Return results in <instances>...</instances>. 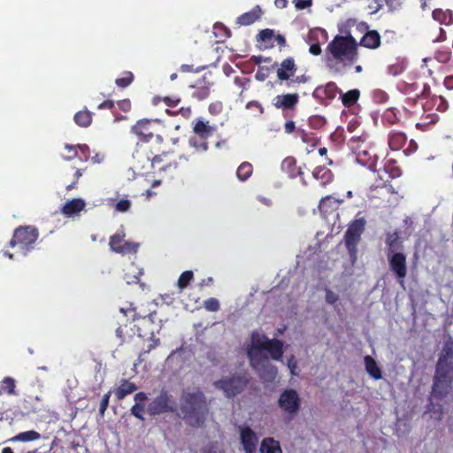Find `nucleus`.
Instances as JSON below:
<instances>
[{
	"label": "nucleus",
	"instance_id": "obj_1",
	"mask_svg": "<svg viewBox=\"0 0 453 453\" xmlns=\"http://www.w3.org/2000/svg\"><path fill=\"white\" fill-rule=\"evenodd\" d=\"M267 353L272 359L280 361L283 355V343L277 339H269L264 334L255 332L247 347V354L250 365L257 372L262 380L272 382L277 376V368L269 361Z\"/></svg>",
	"mask_w": 453,
	"mask_h": 453
},
{
	"label": "nucleus",
	"instance_id": "obj_2",
	"mask_svg": "<svg viewBox=\"0 0 453 453\" xmlns=\"http://www.w3.org/2000/svg\"><path fill=\"white\" fill-rule=\"evenodd\" d=\"M453 382V340L449 339L439 357L434 379L432 397L443 398L451 390Z\"/></svg>",
	"mask_w": 453,
	"mask_h": 453
},
{
	"label": "nucleus",
	"instance_id": "obj_3",
	"mask_svg": "<svg viewBox=\"0 0 453 453\" xmlns=\"http://www.w3.org/2000/svg\"><path fill=\"white\" fill-rule=\"evenodd\" d=\"M207 411L205 397L200 390L192 389L182 394L180 412L190 426H199L203 424Z\"/></svg>",
	"mask_w": 453,
	"mask_h": 453
},
{
	"label": "nucleus",
	"instance_id": "obj_4",
	"mask_svg": "<svg viewBox=\"0 0 453 453\" xmlns=\"http://www.w3.org/2000/svg\"><path fill=\"white\" fill-rule=\"evenodd\" d=\"M356 47V40L351 35L336 36L327 46L326 65L335 71H339V68L334 66V62H352L355 60Z\"/></svg>",
	"mask_w": 453,
	"mask_h": 453
},
{
	"label": "nucleus",
	"instance_id": "obj_5",
	"mask_svg": "<svg viewBox=\"0 0 453 453\" xmlns=\"http://www.w3.org/2000/svg\"><path fill=\"white\" fill-rule=\"evenodd\" d=\"M38 235L39 234L35 227L31 226H20L14 231L12 239L10 242V246H17L20 251L26 255L33 249Z\"/></svg>",
	"mask_w": 453,
	"mask_h": 453
},
{
	"label": "nucleus",
	"instance_id": "obj_6",
	"mask_svg": "<svg viewBox=\"0 0 453 453\" xmlns=\"http://www.w3.org/2000/svg\"><path fill=\"white\" fill-rule=\"evenodd\" d=\"M278 405L287 415V418L291 420L298 414L301 409L300 395L295 389H285L279 396Z\"/></svg>",
	"mask_w": 453,
	"mask_h": 453
},
{
	"label": "nucleus",
	"instance_id": "obj_7",
	"mask_svg": "<svg viewBox=\"0 0 453 453\" xmlns=\"http://www.w3.org/2000/svg\"><path fill=\"white\" fill-rule=\"evenodd\" d=\"M168 154L155 156L150 161V165L155 170H157L159 173H165V176L172 177L178 168V163L175 160H168ZM148 164H150V158L146 157L145 162L141 167L146 168Z\"/></svg>",
	"mask_w": 453,
	"mask_h": 453
},
{
	"label": "nucleus",
	"instance_id": "obj_8",
	"mask_svg": "<svg viewBox=\"0 0 453 453\" xmlns=\"http://www.w3.org/2000/svg\"><path fill=\"white\" fill-rule=\"evenodd\" d=\"M176 409L172 396L166 392L162 391L158 396L153 399L148 408L147 411L150 415H157L165 412L174 411Z\"/></svg>",
	"mask_w": 453,
	"mask_h": 453
},
{
	"label": "nucleus",
	"instance_id": "obj_9",
	"mask_svg": "<svg viewBox=\"0 0 453 453\" xmlns=\"http://www.w3.org/2000/svg\"><path fill=\"white\" fill-rule=\"evenodd\" d=\"M109 245L113 252L123 255L136 253L139 247L138 243L125 241V233L123 229L119 230L111 237Z\"/></svg>",
	"mask_w": 453,
	"mask_h": 453
},
{
	"label": "nucleus",
	"instance_id": "obj_10",
	"mask_svg": "<svg viewBox=\"0 0 453 453\" xmlns=\"http://www.w3.org/2000/svg\"><path fill=\"white\" fill-rule=\"evenodd\" d=\"M247 380L242 376H234L215 382V387L221 389L226 396L230 397L240 393L245 387Z\"/></svg>",
	"mask_w": 453,
	"mask_h": 453
},
{
	"label": "nucleus",
	"instance_id": "obj_11",
	"mask_svg": "<svg viewBox=\"0 0 453 453\" xmlns=\"http://www.w3.org/2000/svg\"><path fill=\"white\" fill-rule=\"evenodd\" d=\"M365 220L364 219H358L351 222L346 234L345 242L346 246L350 254L356 252L357 244L360 239L361 234L364 231Z\"/></svg>",
	"mask_w": 453,
	"mask_h": 453
},
{
	"label": "nucleus",
	"instance_id": "obj_12",
	"mask_svg": "<svg viewBox=\"0 0 453 453\" xmlns=\"http://www.w3.org/2000/svg\"><path fill=\"white\" fill-rule=\"evenodd\" d=\"M388 257L390 269L398 278L399 283L403 287V279L407 274L406 257L401 252L388 253Z\"/></svg>",
	"mask_w": 453,
	"mask_h": 453
},
{
	"label": "nucleus",
	"instance_id": "obj_13",
	"mask_svg": "<svg viewBox=\"0 0 453 453\" xmlns=\"http://www.w3.org/2000/svg\"><path fill=\"white\" fill-rule=\"evenodd\" d=\"M240 438L245 453H257L258 437L250 427L240 428Z\"/></svg>",
	"mask_w": 453,
	"mask_h": 453
},
{
	"label": "nucleus",
	"instance_id": "obj_14",
	"mask_svg": "<svg viewBox=\"0 0 453 453\" xmlns=\"http://www.w3.org/2000/svg\"><path fill=\"white\" fill-rule=\"evenodd\" d=\"M194 134L200 137L201 140L206 141L209 137L212 136L217 131V127L211 125L209 121L203 119H197L193 121Z\"/></svg>",
	"mask_w": 453,
	"mask_h": 453
},
{
	"label": "nucleus",
	"instance_id": "obj_15",
	"mask_svg": "<svg viewBox=\"0 0 453 453\" xmlns=\"http://www.w3.org/2000/svg\"><path fill=\"white\" fill-rule=\"evenodd\" d=\"M85 206L86 203L83 199H72L64 204L62 208V213L67 217H74L79 215V213L84 210Z\"/></svg>",
	"mask_w": 453,
	"mask_h": 453
},
{
	"label": "nucleus",
	"instance_id": "obj_16",
	"mask_svg": "<svg viewBox=\"0 0 453 453\" xmlns=\"http://www.w3.org/2000/svg\"><path fill=\"white\" fill-rule=\"evenodd\" d=\"M299 100L297 94L279 95L273 99V104L277 108L291 109Z\"/></svg>",
	"mask_w": 453,
	"mask_h": 453
},
{
	"label": "nucleus",
	"instance_id": "obj_17",
	"mask_svg": "<svg viewBox=\"0 0 453 453\" xmlns=\"http://www.w3.org/2000/svg\"><path fill=\"white\" fill-rule=\"evenodd\" d=\"M296 68L295 62L292 58H287L280 64L277 70V76L280 80H288L296 73Z\"/></svg>",
	"mask_w": 453,
	"mask_h": 453
},
{
	"label": "nucleus",
	"instance_id": "obj_18",
	"mask_svg": "<svg viewBox=\"0 0 453 453\" xmlns=\"http://www.w3.org/2000/svg\"><path fill=\"white\" fill-rule=\"evenodd\" d=\"M136 389L137 387L134 383L127 380H121L119 387L114 390V394L118 400H122L127 395L134 392Z\"/></svg>",
	"mask_w": 453,
	"mask_h": 453
},
{
	"label": "nucleus",
	"instance_id": "obj_19",
	"mask_svg": "<svg viewBox=\"0 0 453 453\" xmlns=\"http://www.w3.org/2000/svg\"><path fill=\"white\" fill-rule=\"evenodd\" d=\"M133 132L138 136L148 140L152 137L153 132L150 127V122L149 120H140L133 127Z\"/></svg>",
	"mask_w": 453,
	"mask_h": 453
},
{
	"label": "nucleus",
	"instance_id": "obj_20",
	"mask_svg": "<svg viewBox=\"0 0 453 453\" xmlns=\"http://www.w3.org/2000/svg\"><path fill=\"white\" fill-rule=\"evenodd\" d=\"M142 274V269L132 263L125 269L124 279L127 284L137 283Z\"/></svg>",
	"mask_w": 453,
	"mask_h": 453
},
{
	"label": "nucleus",
	"instance_id": "obj_21",
	"mask_svg": "<svg viewBox=\"0 0 453 453\" xmlns=\"http://www.w3.org/2000/svg\"><path fill=\"white\" fill-rule=\"evenodd\" d=\"M361 45L369 49H376L380 44V36L377 31H369L362 38Z\"/></svg>",
	"mask_w": 453,
	"mask_h": 453
},
{
	"label": "nucleus",
	"instance_id": "obj_22",
	"mask_svg": "<svg viewBox=\"0 0 453 453\" xmlns=\"http://www.w3.org/2000/svg\"><path fill=\"white\" fill-rule=\"evenodd\" d=\"M260 14L261 9L258 6H256L251 11L239 16L237 23L241 26H249L254 23L260 17Z\"/></svg>",
	"mask_w": 453,
	"mask_h": 453
},
{
	"label": "nucleus",
	"instance_id": "obj_23",
	"mask_svg": "<svg viewBox=\"0 0 453 453\" xmlns=\"http://www.w3.org/2000/svg\"><path fill=\"white\" fill-rule=\"evenodd\" d=\"M261 453H282L280 442L273 438H265L259 449Z\"/></svg>",
	"mask_w": 453,
	"mask_h": 453
},
{
	"label": "nucleus",
	"instance_id": "obj_24",
	"mask_svg": "<svg viewBox=\"0 0 453 453\" xmlns=\"http://www.w3.org/2000/svg\"><path fill=\"white\" fill-rule=\"evenodd\" d=\"M365 365L367 373L375 380L381 379V372L376 361L370 356L365 357Z\"/></svg>",
	"mask_w": 453,
	"mask_h": 453
},
{
	"label": "nucleus",
	"instance_id": "obj_25",
	"mask_svg": "<svg viewBox=\"0 0 453 453\" xmlns=\"http://www.w3.org/2000/svg\"><path fill=\"white\" fill-rule=\"evenodd\" d=\"M16 395V380L12 377H4L0 382V395Z\"/></svg>",
	"mask_w": 453,
	"mask_h": 453
},
{
	"label": "nucleus",
	"instance_id": "obj_26",
	"mask_svg": "<svg viewBox=\"0 0 453 453\" xmlns=\"http://www.w3.org/2000/svg\"><path fill=\"white\" fill-rule=\"evenodd\" d=\"M73 120L79 127H88L92 122V114L88 110H82L74 115Z\"/></svg>",
	"mask_w": 453,
	"mask_h": 453
},
{
	"label": "nucleus",
	"instance_id": "obj_27",
	"mask_svg": "<svg viewBox=\"0 0 453 453\" xmlns=\"http://www.w3.org/2000/svg\"><path fill=\"white\" fill-rule=\"evenodd\" d=\"M432 16L441 24L449 25L453 22L452 13L449 10L436 9L433 12Z\"/></svg>",
	"mask_w": 453,
	"mask_h": 453
},
{
	"label": "nucleus",
	"instance_id": "obj_28",
	"mask_svg": "<svg viewBox=\"0 0 453 453\" xmlns=\"http://www.w3.org/2000/svg\"><path fill=\"white\" fill-rule=\"evenodd\" d=\"M188 145L196 153H203L208 150V142L204 140H201L200 137L196 134L189 137Z\"/></svg>",
	"mask_w": 453,
	"mask_h": 453
},
{
	"label": "nucleus",
	"instance_id": "obj_29",
	"mask_svg": "<svg viewBox=\"0 0 453 453\" xmlns=\"http://www.w3.org/2000/svg\"><path fill=\"white\" fill-rule=\"evenodd\" d=\"M41 438V435L39 433L34 430L26 431L18 434L12 439H10L11 441H22V442H27V441H33L39 440Z\"/></svg>",
	"mask_w": 453,
	"mask_h": 453
},
{
	"label": "nucleus",
	"instance_id": "obj_30",
	"mask_svg": "<svg viewBox=\"0 0 453 453\" xmlns=\"http://www.w3.org/2000/svg\"><path fill=\"white\" fill-rule=\"evenodd\" d=\"M342 202V200L335 199L333 196H326L320 200L319 209L321 211L328 212L336 209Z\"/></svg>",
	"mask_w": 453,
	"mask_h": 453
},
{
	"label": "nucleus",
	"instance_id": "obj_31",
	"mask_svg": "<svg viewBox=\"0 0 453 453\" xmlns=\"http://www.w3.org/2000/svg\"><path fill=\"white\" fill-rule=\"evenodd\" d=\"M252 172V165L248 162H243L237 168L236 176L239 180L245 181L250 177Z\"/></svg>",
	"mask_w": 453,
	"mask_h": 453
},
{
	"label": "nucleus",
	"instance_id": "obj_32",
	"mask_svg": "<svg viewBox=\"0 0 453 453\" xmlns=\"http://www.w3.org/2000/svg\"><path fill=\"white\" fill-rule=\"evenodd\" d=\"M313 176L317 180H321L322 185L330 182L333 178L331 171L325 166L317 167L313 172Z\"/></svg>",
	"mask_w": 453,
	"mask_h": 453
},
{
	"label": "nucleus",
	"instance_id": "obj_33",
	"mask_svg": "<svg viewBox=\"0 0 453 453\" xmlns=\"http://www.w3.org/2000/svg\"><path fill=\"white\" fill-rule=\"evenodd\" d=\"M359 90L352 89L342 95V104L345 106H350L354 104L359 97Z\"/></svg>",
	"mask_w": 453,
	"mask_h": 453
},
{
	"label": "nucleus",
	"instance_id": "obj_34",
	"mask_svg": "<svg viewBox=\"0 0 453 453\" xmlns=\"http://www.w3.org/2000/svg\"><path fill=\"white\" fill-rule=\"evenodd\" d=\"M193 279L192 271H185L182 273L178 280V287L180 290L185 288Z\"/></svg>",
	"mask_w": 453,
	"mask_h": 453
},
{
	"label": "nucleus",
	"instance_id": "obj_35",
	"mask_svg": "<svg viewBox=\"0 0 453 453\" xmlns=\"http://www.w3.org/2000/svg\"><path fill=\"white\" fill-rule=\"evenodd\" d=\"M134 76L131 72H125L121 78L116 80V84L119 87L126 88L133 81Z\"/></svg>",
	"mask_w": 453,
	"mask_h": 453
},
{
	"label": "nucleus",
	"instance_id": "obj_36",
	"mask_svg": "<svg viewBox=\"0 0 453 453\" xmlns=\"http://www.w3.org/2000/svg\"><path fill=\"white\" fill-rule=\"evenodd\" d=\"M398 234L396 233H393V234H389L387 237V244L388 245L389 247V251L388 253H395V250L398 249L397 245H398Z\"/></svg>",
	"mask_w": 453,
	"mask_h": 453
},
{
	"label": "nucleus",
	"instance_id": "obj_37",
	"mask_svg": "<svg viewBox=\"0 0 453 453\" xmlns=\"http://www.w3.org/2000/svg\"><path fill=\"white\" fill-rule=\"evenodd\" d=\"M406 138L403 134H393L389 139V145L394 149L397 150L404 142Z\"/></svg>",
	"mask_w": 453,
	"mask_h": 453
},
{
	"label": "nucleus",
	"instance_id": "obj_38",
	"mask_svg": "<svg viewBox=\"0 0 453 453\" xmlns=\"http://www.w3.org/2000/svg\"><path fill=\"white\" fill-rule=\"evenodd\" d=\"M131 206H132L131 201L125 198V199H120L119 202H117L114 207L117 211L125 213L130 210Z\"/></svg>",
	"mask_w": 453,
	"mask_h": 453
},
{
	"label": "nucleus",
	"instance_id": "obj_39",
	"mask_svg": "<svg viewBox=\"0 0 453 453\" xmlns=\"http://www.w3.org/2000/svg\"><path fill=\"white\" fill-rule=\"evenodd\" d=\"M204 308L209 311H217L219 309V303L216 298H209L203 302Z\"/></svg>",
	"mask_w": 453,
	"mask_h": 453
},
{
	"label": "nucleus",
	"instance_id": "obj_40",
	"mask_svg": "<svg viewBox=\"0 0 453 453\" xmlns=\"http://www.w3.org/2000/svg\"><path fill=\"white\" fill-rule=\"evenodd\" d=\"M143 412L144 405L142 403H134V405L131 408L132 415L141 420H144Z\"/></svg>",
	"mask_w": 453,
	"mask_h": 453
},
{
	"label": "nucleus",
	"instance_id": "obj_41",
	"mask_svg": "<svg viewBox=\"0 0 453 453\" xmlns=\"http://www.w3.org/2000/svg\"><path fill=\"white\" fill-rule=\"evenodd\" d=\"M287 365L292 376H296L299 374L297 362L294 356H291L288 359Z\"/></svg>",
	"mask_w": 453,
	"mask_h": 453
},
{
	"label": "nucleus",
	"instance_id": "obj_42",
	"mask_svg": "<svg viewBox=\"0 0 453 453\" xmlns=\"http://www.w3.org/2000/svg\"><path fill=\"white\" fill-rule=\"evenodd\" d=\"M65 150L67 151V154H62V157L65 160H72L77 156V150L75 146L66 144L65 146Z\"/></svg>",
	"mask_w": 453,
	"mask_h": 453
},
{
	"label": "nucleus",
	"instance_id": "obj_43",
	"mask_svg": "<svg viewBox=\"0 0 453 453\" xmlns=\"http://www.w3.org/2000/svg\"><path fill=\"white\" fill-rule=\"evenodd\" d=\"M339 299V296L336 293L333 292L332 290L326 289V302L329 304L335 305L337 301Z\"/></svg>",
	"mask_w": 453,
	"mask_h": 453
},
{
	"label": "nucleus",
	"instance_id": "obj_44",
	"mask_svg": "<svg viewBox=\"0 0 453 453\" xmlns=\"http://www.w3.org/2000/svg\"><path fill=\"white\" fill-rule=\"evenodd\" d=\"M293 3L296 9L303 10L311 6L312 0H293Z\"/></svg>",
	"mask_w": 453,
	"mask_h": 453
},
{
	"label": "nucleus",
	"instance_id": "obj_45",
	"mask_svg": "<svg viewBox=\"0 0 453 453\" xmlns=\"http://www.w3.org/2000/svg\"><path fill=\"white\" fill-rule=\"evenodd\" d=\"M110 396H111V391H109L108 393H106L103 396V398L101 400V403H100V412H101V414H104L105 410L107 409V407L109 405Z\"/></svg>",
	"mask_w": 453,
	"mask_h": 453
},
{
	"label": "nucleus",
	"instance_id": "obj_46",
	"mask_svg": "<svg viewBox=\"0 0 453 453\" xmlns=\"http://www.w3.org/2000/svg\"><path fill=\"white\" fill-rule=\"evenodd\" d=\"M267 76H268V69L264 68V67H260L255 75L256 79L260 81H265L267 78Z\"/></svg>",
	"mask_w": 453,
	"mask_h": 453
},
{
	"label": "nucleus",
	"instance_id": "obj_47",
	"mask_svg": "<svg viewBox=\"0 0 453 453\" xmlns=\"http://www.w3.org/2000/svg\"><path fill=\"white\" fill-rule=\"evenodd\" d=\"M148 397L147 395L143 392H139L135 394L134 400L135 403H142L144 405L145 402L147 401Z\"/></svg>",
	"mask_w": 453,
	"mask_h": 453
},
{
	"label": "nucleus",
	"instance_id": "obj_48",
	"mask_svg": "<svg viewBox=\"0 0 453 453\" xmlns=\"http://www.w3.org/2000/svg\"><path fill=\"white\" fill-rule=\"evenodd\" d=\"M203 453H222V449L219 445H211L204 449Z\"/></svg>",
	"mask_w": 453,
	"mask_h": 453
},
{
	"label": "nucleus",
	"instance_id": "obj_49",
	"mask_svg": "<svg viewBox=\"0 0 453 453\" xmlns=\"http://www.w3.org/2000/svg\"><path fill=\"white\" fill-rule=\"evenodd\" d=\"M309 51L314 56H318L321 53L320 46L319 43H314L310 46Z\"/></svg>",
	"mask_w": 453,
	"mask_h": 453
},
{
	"label": "nucleus",
	"instance_id": "obj_50",
	"mask_svg": "<svg viewBox=\"0 0 453 453\" xmlns=\"http://www.w3.org/2000/svg\"><path fill=\"white\" fill-rule=\"evenodd\" d=\"M120 109H122L125 111H127L131 108V104L129 100H123L118 103Z\"/></svg>",
	"mask_w": 453,
	"mask_h": 453
},
{
	"label": "nucleus",
	"instance_id": "obj_51",
	"mask_svg": "<svg viewBox=\"0 0 453 453\" xmlns=\"http://www.w3.org/2000/svg\"><path fill=\"white\" fill-rule=\"evenodd\" d=\"M114 106V103L111 100L104 101L98 105V110L111 109Z\"/></svg>",
	"mask_w": 453,
	"mask_h": 453
},
{
	"label": "nucleus",
	"instance_id": "obj_52",
	"mask_svg": "<svg viewBox=\"0 0 453 453\" xmlns=\"http://www.w3.org/2000/svg\"><path fill=\"white\" fill-rule=\"evenodd\" d=\"M104 160V155L101 153H96L94 157H92L91 161L93 164H100Z\"/></svg>",
	"mask_w": 453,
	"mask_h": 453
},
{
	"label": "nucleus",
	"instance_id": "obj_53",
	"mask_svg": "<svg viewBox=\"0 0 453 453\" xmlns=\"http://www.w3.org/2000/svg\"><path fill=\"white\" fill-rule=\"evenodd\" d=\"M272 35H273V31L270 29L263 30L260 33V37L262 40H266V39L270 38Z\"/></svg>",
	"mask_w": 453,
	"mask_h": 453
},
{
	"label": "nucleus",
	"instance_id": "obj_54",
	"mask_svg": "<svg viewBox=\"0 0 453 453\" xmlns=\"http://www.w3.org/2000/svg\"><path fill=\"white\" fill-rule=\"evenodd\" d=\"M295 129V123L293 121H288L285 124V131L288 134H290Z\"/></svg>",
	"mask_w": 453,
	"mask_h": 453
},
{
	"label": "nucleus",
	"instance_id": "obj_55",
	"mask_svg": "<svg viewBox=\"0 0 453 453\" xmlns=\"http://www.w3.org/2000/svg\"><path fill=\"white\" fill-rule=\"evenodd\" d=\"M294 159L291 158V157H288L286 159L283 160L282 162V168H285V167H290L293 164H294Z\"/></svg>",
	"mask_w": 453,
	"mask_h": 453
},
{
	"label": "nucleus",
	"instance_id": "obj_56",
	"mask_svg": "<svg viewBox=\"0 0 453 453\" xmlns=\"http://www.w3.org/2000/svg\"><path fill=\"white\" fill-rule=\"evenodd\" d=\"M288 0H274V4L278 8H285L287 6Z\"/></svg>",
	"mask_w": 453,
	"mask_h": 453
},
{
	"label": "nucleus",
	"instance_id": "obj_57",
	"mask_svg": "<svg viewBox=\"0 0 453 453\" xmlns=\"http://www.w3.org/2000/svg\"><path fill=\"white\" fill-rule=\"evenodd\" d=\"M78 148L84 153L87 154L89 152V148L87 144H79ZM86 160L88 159V156L85 155Z\"/></svg>",
	"mask_w": 453,
	"mask_h": 453
},
{
	"label": "nucleus",
	"instance_id": "obj_58",
	"mask_svg": "<svg viewBox=\"0 0 453 453\" xmlns=\"http://www.w3.org/2000/svg\"><path fill=\"white\" fill-rule=\"evenodd\" d=\"M336 89V86L334 83H329L326 86V93L328 95L329 91H334Z\"/></svg>",
	"mask_w": 453,
	"mask_h": 453
},
{
	"label": "nucleus",
	"instance_id": "obj_59",
	"mask_svg": "<svg viewBox=\"0 0 453 453\" xmlns=\"http://www.w3.org/2000/svg\"><path fill=\"white\" fill-rule=\"evenodd\" d=\"M317 34H320L321 35L324 36V30L318 29V30H315V31L311 32V35H317Z\"/></svg>",
	"mask_w": 453,
	"mask_h": 453
},
{
	"label": "nucleus",
	"instance_id": "obj_60",
	"mask_svg": "<svg viewBox=\"0 0 453 453\" xmlns=\"http://www.w3.org/2000/svg\"><path fill=\"white\" fill-rule=\"evenodd\" d=\"M296 82H305L306 81V78L304 76H299L296 78Z\"/></svg>",
	"mask_w": 453,
	"mask_h": 453
},
{
	"label": "nucleus",
	"instance_id": "obj_61",
	"mask_svg": "<svg viewBox=\"0 0 453 453\" xmlns=\"http://www.w3.org/2000/svg\"><path fill=\"white\" fill-rule=\"evenodd\" d=\"M207 95H208L207 90H203V93H200V95H198L197 96H198L200 99H202V98L206 97V96H207Z\"/></svg>",
	"mask_w": 453,
	"mask_h": 453
},
{
	"label": "nucleus",
	"instance_id": "obj_62",
	"mask_svg": "<svg viewBox=\"0 0 453 453\" xmlns=\"http://www.w3.org/2000/svg\"><path fill=\"white\" fill-rule=\"evenodd\" d=\"M2 453H13L12 449L11 448H4L2 450Z\"/></svg>",
	"mask_w": 453,
	"mask_h": 453
},
{
	"label": "nucleus",
	"instance_id": "obj_63",
	"mask_svg": "<svg viewBox=\"0 0 453 453\" xmlns=\"http://www.w3.org/2000/svg\"><path fill=\"white\" fill-rule=\"evenodd\" d=\"M181 71L183 72H187V71H189V66L187 65H182L181 67H180Z\"/></svg>",
	"mask_w": 453,
	"mask_h": 453
},
{
	"label": "nucleus",
	"instance_id": "obj_64",
	"mask_svg": "<svg viewBox=\"0 0 453 453\" xmlns=\"http://www.w3.org/2000/svg\"><path fill=\"white\" fill-rule=\"evenodd\" d=\"M82 175V173L81 170H77L75 173V178L78 180Z\"/></svg>",
	"mask_w": 453,
	"mask_h": 453
}]
</instances>
